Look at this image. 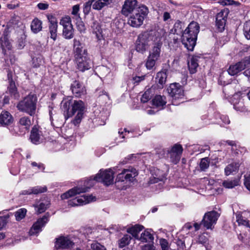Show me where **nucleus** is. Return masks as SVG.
Here are the masks:
<instances>
[{
    "label": "nucleus",
    "mask_w": 250,
    "mask_h": 250,
    "mask_svg": "<svg viewBox=\"0 0 250 250\" xmlns=\"http://www.w3.org/2000/svg\"><path fill=\"white\" fill-rule=\"evenodd\" d=\"M113 172L111 169L104 170L101 169L99 172L94 177L93 179L90 178L86 182V187L83 188L74 187L62 194L61 198L62 200L67 199L82 193H84L88 191L90 187L94 185L95 181L101 182L106 186H109L113 183Z\"/></svg>",
    "instance_id": "f257e3e1"
},
{
    "label": "nucleus",
    "mask_w": 250,
    "mask_h": 250,
    "mask_svg": "<svg viewBox=\"0 0 250 250\" xmlns=\"http://www.w3.org/2000/svg\"><path fill=\"white\" fill-rule=\"evenodd\" d=\"M61 108L66 119L76 114L72 123L76 126L82 120L86 106L82 100H73L72 97H67L62 101Z\"/></svg>",
    "instance_id": "f03ea898"
},
{
    "label": "nucleus",
    "mask_w": 250,
    "mask_h": 250,
    "mask_svg": "<svg viewBox=\"0 0 250 250\" xmlns=\"http://www.w3.org/2000/svg\"><path fill=\"white\" fill-rule=\"evenodd\" d=\"M199 29L198 23L192 21L183 33L182 42L188 51H192L194 49Z\"/></svg>",
    "instance_id": "7ed1b4c3"
},
{
    "label": "nucleus",
    "mask_w": 250,
    "mask_h": 250,
    "mask_svg": "<svg viewBox=\"0 0 250 250\" xmlns=\"http://www.w3.org/2000/svg\"><path fill=\"white\" fill-rule=\"evenodd\" d=\"M149 13L148 8L144 4L139 6L138 10H136L128 16V24L133 27H140L144 22Z\"/></svg>",
    "instance_id": "20e7f679"
},
{
    "label": "nucleus",
    "mask_w": 250,
    "mask_h": 250,
    "mask_svg": "<svg viewBox=\"0 0 250 250\" xmlns=\"http://www.w3.org/2000/svg\"><path fill=\"white\" fill-rule=\"evenodd\" d=\"M37 98L35 94H29L17 105L18 110L24 112L30 116L35 114Z\"/></svg>",
    "instance_id": "39448f33"
},
{
    "label": "nucleus",
    "mask_w": 250,
    "mask_h": 250,
    "mask_svg": "<svg viewBox=\"0 0 250 250\" xmlns=\"http://www.w3.org/2000/svg\"><path fill=\"white\" fill-rule=\"evenodd\" d=\"M233 87V84L228 85L223 90L225 95H227L229 97L232 95V101L233 104L234 108L235 110L241 112H244L246 111V107L244 104V102L240 97V92H238L233 94V92L229 91V90L232 89Z\"/></svg>",
    "instance_id": "423d86ee"
},
{
    "label": "nucleus",
    "mask_w": 250,
    "mask_h": 250,
    "mask_svg": "<svg viewBox=\"0 0 250 250\" xmlns=\"http://www.w3.org/2000/svg\"><path fill=\"white\" fill-rule=\"evenodd\" d=\"M77 68L81 71H84L91 68V61L88 56L87 52L74 55Z\"/></svg>",
    "instance_id": "0eeeda50"
},
{
    "label": "nucleus",
    "mask_w": 250,
    "mask_h": 250,
    "mask_svg": "<svg viewBox=\"0 0 250 250\" xmlns=\"http://www.w3.org/2000/svg\"><path fill=\"white\" fill-rule=\"evenodd\" d=\"M152 37L148 33H144L138 36L136 42V50L137 52L144 53L149 46V42Z\"/></svg>",
    "instance_id": "6e6552de"
},
{
    "label": "nucleus",
    "mask_w": 250,
    "mask_h": 250,
    "mask_svg": "<svg viewBox=\"0 0 250 250\" xmlns=\"http://www.w3.org/2000/svg\"><path fill=\"white\" fill-rule=\"evenodd\" d=\"M250 66V56L248 57L245 58L244 60L235 63V64L230 65L228 69V73L230 75L234 76L237 74L247 67Z\"/></svg>",
    "instance_id": "1a4fd4ad"
},
{
    "label": "nucleus",
    "mask_w": 250,
    "mask_h": 250,
    "mask_svg": "<svg viewBox=\"0 0 250 250\" xmlns=\"http://www.w3.org/2000/svg\"><path fill=\"white\" fill-rule=\"evenodd\" d=\"M96 199V197L92 195H84L69 200L68 201V206L70 207L82 206L95 201Z\"/></svg>",
    "instance_id": "9d476101"
},
{
    "label": "nucleus",
    "mask_w": 250,
    "mask_h": 250,
    "mask_svg": "<svg viewBox=\"0 0 250 250\" xmlns=\"http://www.w3.org/2000/svg\"><path fill=\"white\" fill-rule=\"evenodd\" d=\"M139 6L137 0H125L122 6L121 13L125 17H128L130 14L138 10Z\"/></svg>",
    "instance_id": "9b49d317"
},
{
    "label": "nucleus",
    "mask_w": 250,
    "mask_h": 250,
    "mask_svg": "<svg viewBox=\"0 0 250 250\" xmlns=\"http://www.w3.org/2000/svg\"><path fill=\"white\" fill-rule=\"evenodd\" d=\"M219 214L215 211H211L206 213L202 221V224L207 229H211L212 225L216 223Z\"/></svg>",
    "instance_id": "f8f14e48"
},
{
    "label": "nucleus",
    "mask_w": 250,
    "mask_h": 250,
    "mask_svg": "<svg viewBox=\"0 0 250 250\" xmlns=\"http://www.w3.org/2000/svg\"><path fill=\"white\" fill-rule=\"evenodd\" d=\"M183 148L181 146L175 145L167 154V159H169L173 164H177L180 161L182 153Z\"/></svg>",
    "instance_id": "ddd939ff"
},
{
    "label": "nucleus",
    "mask_w": 250,
    "mask_h": 250,
    "mask_svg": "<svg viewBox=\"0 0 250 250\" xmlns=\"http://www.w3.org/2000/svg\"><path fill=\"white\" fill-rule=\"evenodd\" d=\"M75 243L68 237L61 236L57 239L55 246L58 250H69Z\"/></svg>",
    "instance_id": "4468645a"
},
{
    "label": "nucleus",
    "mask_w": 250,
    "mask_h": 250,
    "mask_svg": "<svg viewBox=\"0 0 250 250\" xmlns=\"http://www.w3.org/2000/svg\"><path fill=\"white\" fill-rule=\"evenodd\" d=\"M167 91L169 95L174 100L182 99L184 97V90L179 83L170 84Z\"/></svg>",
    "instance_id": "2eb2a0df"
},
{
    "label": "nucleus",
    "mask_w": 250,
    "mask_h": 250,
    "mask_svg": "<svg viewBox=\"0 0 250 250\" xmlns=\"http://www.w3.org/2000/svg\"><path fill=\"white\" fill-rule=\"evenodd\" d=\"M49 21V32L50 38L55 41L57 36L58 22L56 18L52 15L47 16Z\"/></svg>",
    "instance_id": "dca6fc26"
},
{
    "label": "nucleus",
    "mask_w": 250,
    "mask_h": 250,
    "mask_svg": "<svg viewBox=\"0 0 250 250\" xmlns=\"http://www.w3.org/2000/svg\"><path fill=\"white\" fill-rule=\"evenodd\" d=\"M48 221V218L44 216L43 217L39 219L35 222L31 228L29 233L30 235H36L42 230V228L44 226Z\"/></svg>",
    "instance_id": "f3484780"
},
{
    "label": "nucleus",
    "mask_w": 250,
    "mask_h": 250,
    "mask_svg": "<svg viewBox=\"0 0 250 250\" xmlns=\"http://www.w3.org/2000/svg\"><path fill=\"white\" fill-rule=\"evenodd\" d=\"M71 89L73 94L77 97H80L86 93V90L82 83L75 81L71 84Z\"/></svg>",
    "instance_id": "a211bd4d"
},
{
    "label": "nucleus",
    "mask_w": 250,
    "mask_h": 250,
    "mask_svg": "<svg viewBox=\"0 0 250 250\" xmlns=\"http://www.w3.org/2000/svg\"><path fill=\"white\" fill-rule=\"evenodd\" d=\"M30 138L31 142L35 144H40L43 140L42 131L36 126L33 127Z\"/></svg>",
    "instance_id": "6ab92c4d"
},
{
    "label": "nucleus",
    "mask_w": 250,
    "mask_h": 250,
    "mask_svg": "<svg viewBox=\"0 0 250 250\" xmlns=\"http://www.w3.org/2000/svg\"><path fill=\"white\" fill-rule=\"evenodd\" d=\"M13 118L11 114L7 111H2L0 114V125L3 126H7L13 122Z\"/></svg>",
    "instance_id": "aec40b11"
},
{
    "label": "nucleus",
    "mask_w": 250,
    "mask_h": 250,
    "mask_svg": "<svg viewBox=\"0 0 250 250\" xmlns=\"http://www.w3.org/2000/svg\"><path fill=\"white\" fill-rule=\"evenodd\" d=\"M226 17L224 15L223 12L217 14L216 18V24L219 31L222 32L225 28Z\"/></svg>",
    "instance_id": "412c9836"
},
{
    "label": "nucleus",
    "mask_w": 250,
    "mask_h": 250,
    "mask_svg": "<svg viewBox=\"0 0 250 250\" xmlns=\"http://www.w3.org/2000/svg\"><path fill=\"white\" fill-rule=\"evenodd\" d=\"M47 190L46 187H39L37 186L33 188H30L27 189L22 190L21 194L22 195H29L31 194H37L45 192Z\"/></svg>",
    "instance_id": "4be33fe9"
},
{
    "label": "nucleus",
    "mask_w": 250,
    "mask_h": 250,
    "mask_svg": "<svg viewBox=\"0 0 250 250\" xmlns=\"http://www.w3.org/2000/svg\"><path fill=\"white\" fill-rule=\"evenodd\" d=\"M113 0H95L93 3L92 8L94 10H100L105 6L112 3Z\"/></svg>",
    "instance_id": "5701e85b"
},
{
    "label": "nucleus",
    "mask_w": 250,
    "mask_h": 250,
    "mask_svg": "<svg viewBox=\"0 0 250 250\" xmlns=\"http://www.w3.org/2000/svg\"><path fill=\"white\" fill-rule=\"evenodd\" d=\"M123 170L125 174V178L127 181H133V179L138 174L137 170L133 167L124 169Z\"/></svg>",
    "instance_id": "b1692460"
},
{
    "label": "nucleus",
    "mask_w": 250,
    "mask_h": 250,
    "mask_svg": "<svg viewBox=\"0 0 250 250\" xmlns=\"http://www.w3.org/2000/svg\"><path fill=\"white\" fill-rule=\"evenodd\" d=\"M162 44V42L159 41L155 43L149 53V56L151 58H153L158 60L160 55Z\"/></svg>",
    "instance_id": "393cba45"
},
{
    "label": "nucleus",
    "mask_w": 250,
    "mask_h": 250,
    "mask_svg": "<svg viewBox=\"0 0 250 250\" xmlns=\"http://www.w3.org/2000/svg\"><path fill=\"white\" fill-rule=\"evenodd\" d=\"M166 97L156 95L152 100V104L156 107L162 109L166 104Z\"/></svg>",
    "instance_id": "a878e982"
},
{
    "label": "nucleus",
    "mask_w": 250,
    "mask_h": 250,
    "mask_svg": "<svg viewBox=\"0 0 250 250\" xmlns=\"http://www.w3.org/2000/svg\"><path fill=\"white\" fill-rule=\"evenodd\" d=\"M198 58L197 57H192L188 62V66L191 74H194L197 71L198 66Z\"/></svg>",
    "instance_id": "bb28decb"
},
{
    "label": "nucleus",
    "mask_w": 250,
    "mask_h": 250,
    "mask_svg": "<svg viewBox=\"0 0 250 250\" xmlns=\"http://www.w3.org/2000/svg\"><path fill=\"white\" fill-rule=\"evenodd\" d=\"M31 29L34 33H38L42 29V21L37 18L34 19L31 23Z\"/></svg>",
    "instance_id": "cd10ccee"
},
{
    "label": "nucleus",
    "mask_w": 250,
    "mask_h": 250,
    "mask_svg": "<svg viewBox=\"0 0 250 250\" xmlns=\"http://www.w3.org/2000/svg\"><path fill=\"white\" fill-rule=\"evenodd\" d=\"M91 27L93 29V32L96 35L97 39L98 40H102L103 39V31L99 23L97 21H94Z\"/></svg>",
    "instance_id": "c85d7f7f"
},
{
    "label": "nucleus",
    "mask_w": 250,
    "mask_h": 250,
    "mask_svg": "<svg viewBox=\"0 0 250 250\" xmlns=\"http://www.w3.org/2000/svg\"><path fill=\"white\" fill-rule=\"evenodd\" d=\"M144 228L143 226L137 225L129 228L127 229L128 233H130L133 237L136 239H139V233Z\"/></svg>",
    "instance_id": "c756f323"
},
{
    "label": "nucleus",
    "mask_w": 250,
    "mask_h": 250,
    "mask_svg": "<svg viewBox=\"0 0 250 250\" xmlns=\"http://www.w3.org/2000/svg\"><path fill=\"white\" fill-rule=\"evenodd\" d=\"M73 45L74 48V55L79 54L82 53H84L87 50L84 48L80 41L75 39L73 40Z\"/></svg>",
    "instance_id": "7c9ffc66"
},
{
    "label": "nucleus",
    "mask_w": 250,
    "mask_h": 250,
    "mask_svg": "<svg viewBox=\"0 0 250 250\" xmlns=\"http://www.w3.org/2000/svg\"><path fill=\"white\" fill-rule=\"evenodd\" d=\"M167 78V75L166 71H160L157 74L155 78L156 82L161 85L160 87H163L164 84L166 83Z\"/></svg>",
    "instance_id": "2f4dec72"
},
{
    "label": "nucleus",
    "mask_w": 250,
    "mask_h": 250,
    "mask_svg": "<svg viewBox=\"0 0 250 250\" xmlns=\"http://www.w3.org/2000/svg\"><path fill=\"white\" fill-rule=\"evenodd\" d=\"M18 124L20 126H23L24 129L27 130L29 129L31 125V122L30 118L26 116H23L20 119L18 122Z\"/></svg>",
    "instance_id": "473e14b6"
},
{
    "label": "nucleus",
    "mask_w": 250,
    "mask_h": 250,
    "mask_svg": "<svg viewBox=\"0 0 250 250\" xmlns=\"http://www.w3.org/2000/svg\"><path fill=\"white\" fill-rule=\"evenodd\" d=\"M62 36L66 39H71L74 36V29L73 25L63 28Z\"/></svg>",
    "instance_id": "72a5a7b5"
},
{
    "label": "nucleus",
    "mask_w": 250,
    "mask_h": 250,
    "mask_svg": "<svg viewBox=\"0 0 250 250\" xmlns=\"http://www.w3.org/2000/svg\"><path fill=\"white\" fill-rule=\"evenodd\" d=\"M240 167L239 163H233L227 166L225 169V172L226 175H229L233 172H236L238 170Z\"/></svg>",
    "instance_id": "f704fd0d"
},
{
    "label": "nucleus",
    "mask_w": 250,
    "mask_h": 250,
    "mask_svg": "<svg viewBox=\"0 0 250 250\" xmlns=\"http://www.w3.org/2000/svg\"><path fill=\"white\" fill-rule=\"evenodd\" d=\"M49 204L48 201H45L39 203H37L34 205V207L37 209L36 211L38 213H42L45 211L49 207Z\"/></svg>",
    "instance_id": "c9c22d12"
},
{
    "label": "nucleus",
    "mask_w": 250,
    "mask_h": 250,
    "mask_svg": "<svg viewBox=\"0 0 250 250\" xmlns=\"http://www.w3.org/2000/svg\"><path fill=\"white\" fill-rule=\"evenodd\" d=\"M75 22L77 30L81 33H84L85 32L86 28L84 23L80 17H76V20H73Z\"/></svg>",
    "instance_id": "e433bc0d"
},
{
    "label": "nucleus",
    "mask_w": 250,
    "mask_h": 250,
    "mask_svg": "<svg viewBox=\"0 0 250 250\" xmlns=\"http://www.w3.org/2000/svg\"><path fill=\"white\" fill-rule=\"evenodd\" d=\"M131 240V237L129 234H125L124 236L119 240L118 246L119 248H122L128 245Z\"/></svg>",
    "instance_id": "4c0bfd02"
},
{
    "label": "nucleus",
    "mask_w": 250,
    "mask_h": 250,
    "mask_svg": "<svg viewBox=\"0 0 250 250\" xmlns=\"http://www.w3.org/2000/svg\"><path fill=\"white\" fill-rule=\"evenodd\" d=\"M153 235L148 231H145L142 233L141 236L139 237V240L142 242H149L153 240Z\"/></svg>",
    "instance_id": "58836bf2"
},
{
    "label": "nucleus",
    "mask_w": 250,
    "mask_h": 250,
    "mask_svg": "<svg viewBox=\"0 0 250 250\" xmlns=\"http://www.w3.org/2000/svg\"><path fill=\"white\" fill-rule=\"evenodd\" d=\"M9 86L8 87L10 94L13 95L15 99H18L20 97L19 94L17 92V88L15 83L12 80L9 81Z\"/></svg>",
    "instance_id": "ea45409f"
},
{
    "label": "nucleus",
    "mask_w": 250,
    "mask_h": 250,
    "mask_svg": "<svg viewBox=\"0 0 250 250\" xmlns=\"http://www.w3.org/2000/svg\"><path fill=\"white\" fill-rule=\"evenodd\" d=\"M239 180L234 179L232 180H226L223 183V185L224 187L228 188H233L235 186L239 185Z\"/></svg>",
    "instance_id": "a19ab883"
},
{
    "label": "nucleus",
    "mask_w": 250,
    "mask_h": 250,
    "mask_svg": "<svg viewBox=\"0 0 250 250\" xmlns=\"http://www.w3.org/2000/svg\"><path fill=\"white\" fill-rule=\"evenodd\" d=\"M153 95V90L151 89H148L143 94L141 98V102L143 103L147 102L151 99Z\"/></svg>",
    "instance_id": "79ce46f5"
},
{
    "label": "nucleus",
    "mask_w": 250,
    "mask_h": 250,
    "mask_svg": "<svg viewBox=\"0 0 250 250\" xmlns=\"http://www.w3.org/2000/svg\"><path fill=\"white\" fill-rule=\"evenodd\" d=\"M236 222L238 223L239 225H243L248 227L250 230V226L249 221L242 215L239 214L236 215Z\"/></svg>",
    "instance_id": "37998d69"
},
{
    "label": "nucleus",
    "mask_w": 250,
    "mask_h": 250,
    "mask_svg": "<svg viewBox=\"0 0 250 250\" xmlns=\"http://www.w3.org/2000/svg\"><path fill=\"white\" fill-rule=\"evenodd\" d=\"M27 210L25 208H20L15 213V216L17 221L22 219L26 214Z\"/></svg>",
    "instance_id": "c03bdc74"
},
{
    "label": "nucleus",
    "mask_w": 250,
    "mask_h": 250,
    "mask_svg": "<svg viewBox=\"0 0 250 250\" xmlns=\"http://www.w3.org/2000/svg\"><path fill=\"white\" fill-rule=\"evenodd\" d=\"M60 24L62 26L63 28L72 26L71 18L69 16L62 18L60 21Z\"/></svg>",
    "instance_id": "a18cd8bd"
},
{
    "label": "nucleus",
    "mask_w": 250,
    "mask_h": 250,
    "mask_svg": "<svg viewBox=\"0 0 250 250\" xmlns=\"http://www.w3.org/2000/svg\"><path fill=\"white\" fill-rule=\"evenodd\" d=\"M1 46L4 54L6 53L7 50H10L11 47L10 42L5 38L1 41Z\"/></svg>",
    "instance_id": "49530a36"
},
{
    "label": "nucleus",
    "mask_w": 250,
    "mask_h": 250,
    "mask_svg": "<svg viewBox=\"0 0 250 250\" xmlns=\"http://www.w3.org/2000/svg\"><path fill=\"white\" fill-rule=\"evenodd\" d=\"M209 167L208 158L206 157L201 159L200 163V168L202 171H205Z\"/></svg>",
    "instance_id": "de8ad7c7"
},
{
    "label": "nucleus",
    "mask_w": 250,
    "mask_h": 250,
    "mask_svg": "<svg viewBox=\"0 0 250 250\" xmlns=\"http://www.w3.org/2000/svg\"><path fill=\"white\" fill-rule=\"evenodd\" d=\"M244 34L247 39L250 40V20L244 24Z\"/></svg>",
    "instance_id": "09e8293b"
},
{
    "label": "nucleus",
    "mask_w": 250,
    "mask_h": 250,
    "mask_svg": "<svg viewBox=\"0 0 250 250\" xmlns=\"http://www.w3.org/2000/svg\"><path fill=\"white\" fill-rule=\"evenodd\" d=\"M95 1V0H89L84 4L83 7V13L84 14L87 15L89 13L91 6H92L93 3Z\"/></svg>",
    "instance_id": "8fccbe9b"
},
{
    "label": "nucleus",
    "mask_w": 250,
    "mask_h": 250,
    "mask_svg": "<svg viewBox=\"0 0 250 250\" xmlns=\"http://www.w3.org/2000/svg\"><path fill=\"white\" fill-rule=\"evenodd\" d=\"M182 23L180 21H177L173 26L174 30V33L179 34L183 32L182 30Z\"/></svg>",
    "instance_id": "3c124183"
},
{
    "label": "nucleus",
    "mask_w": 250,
    "mask_h": 250,
    "mask_svg": "<svg viewBox=\"0 0 250 250\" xmlns=\"http://www.w3.org/2000/svg\"><path fill=\"white\" fill-rule=\"evenodd\" d=\"M157 60L153 58H151L149 56L148 57L147 61L146 62V66L148 69H151L155 65L156 61Z\"/></svg>",
    "instance_id": "603ef678"
},
{
    "label": "nucleus",
    "mask_w": 250,
    "mask_h": 250,
    "mask_svg": "<svg viewBox=\"0 0 250 250\" xmlns=\"http://www.w3.org/2000/svg\"><path fill=\"white\" fill-rule=\"evenodd\" d=\"M80 10V6L78 4L75 5L72 7V11L71 12L73 17H72V20H76V17H80L79 14V11Z\"/></svg>",
    "instance_id": "864d4df0"
},
{
    "label": "nucleus",
    "mask_w": 250,
    "mask_h": 250,
    "mask_svg": "<svg viewBox=\"0 0 250 250\" xmlns=\"http://www.w3.org/2000/svg\"><path fill=\"white\" fill-rule=\"evenodd\" d=\"M160 245L162 250H169V246L167 241L163 238H161L159 240Z\"/></svg>",
    "instance_id": "5fc2aeb1"
},
{
    "label": "nucleus",
    "mask_w": 250,
    "mask_h": 250,
    "mask_svg": "<svg viewBox=\"0 0 250 250\" xmlns=\"http://www.w3.org/2000/svg\"><path fill=\"white\" fill-rule=\"evenodd\" d=\"M244 185L250 192V173H247L244 175Z\"/></svg>",
    "instance_id": "6e6d98bb"
},
{
    "label": "nucleus",
    "mask_w": 250,
    "mask_h": 250,
    "mask_svg": "<svg viewBox=\"0 0 250 250\" xmlns=\"http://www.w3.org/2000/svg\"><path fill=\"white\" fill-rule=\"evenodd\" d=\"M208 241V238L204 234L199 236L198 238V243L204 245L206 247V244Z\"/></svg>",
    "instance_id": "4d7b16f0"
},
{
    "label": "nucleus",
    "mask_w": 250,
    "mask_h": 250,
    "mask_svg": "<svg viewBox=\"0 0 250 250\" xmlns=\"http://www.w3.org/2000/svg\"><path fill=\"white\" fill-rule=\"evenodd\" d=\"M91 248L93 250H106L104 246L99 243H94L91 244Z\"/></svg>",
    "instance_id": "13d9d810"
},
{
    "label": "nucleus",
    "mask_w": 250,
    "mask_h": 250,
    "mask_svg": "<svg viewBox=\"0 0 250 250\" xmlns=\"http://www.w3.org/2000/svg\"><path fill=\"white\" fill-rule=\"evenodd\" d=\"M165 178V176L163 175H158V174H156V177H154V180L152 179L150 180L151 183H157L158 181H162L164 178Z\"/></svg>",
    "instance_id": "bf43d9fd"
},
{
    "label": "nucleus",
    "mask_w": 250,
    "mask_h": 250,
    "mask_svg": "<svg viewBox=\"0 0 250 250\" xmlns=\"http://www.w3.org/2000/svg\"><path fill=\"white\" fill-rule=\"evenodd\" d=\"M7 218L6 216L0 217V229H2L7 223Z\"/></svg>",
    "instance_id": "052dcab7"
},
{
    "label": "nucleus",
    "mask_w": 250,
    "mask_h": 250,
    "mask_svg": "<svg viewBox=\"0 0 250 250\" xmlns=\"http://www.w3.org/2000/svg\"><path fill=\"white\" fill-rule=\"evenodd\" d=\"M125 174L124 173V170H123L122 172L119 173L117 175L116 180H117L118 181H121V182L126 181V179L125 178Z\"/></svg>",
    "instance_id": "680f3d73"
},
{
    "label": "nucleus",
    "mask_w": 250,
    "mask_h": 250,
    "mask_svg": "<svg viewBox=\"0 0 250 250\" xmlns=\"http://www.w3.org/2000/svg\"><path fill=\"white\" fill-rule=\"evenodd\" d=\"M142 250H156L155 247L152 245H145L142 247Z\"/></svg>",
    "instance_id": "e2e57ef3"
},
{
    "label": "nucleus",
    "mask_w": 250,
    "mask_h": 250,
    "mask_svg": "<svg viewBox=\"0 0 250 250\" xmlns=\"http://www.w3.org/2000/svg\"><path fill=\"white\" fill-rule=\"evenodd\" d=\"M137 155L138 154H132L128 155L126 158H125V163H127L130 160L136 159L137 158Z\"/></svg>",
    "instance_id": "0e129e2a"
},
{
    "label": "nucleus",
    "mask_w": 250,
    "mask_h": 250,
    "mask_svg": "<svg viewBox=\"0 0 250 250\" xmlns=\"http://www.w3.org/2000/svg\"><path fill=\"white\" fill-rule=\"evenodd\" d=\"M247 67L245 70V71L243 72L244 75L245 76H246L247 79L248 81L250 82V67Z\"/></svg>",
    "instance_id": "69168bd1"
},
{
    "label": "nucleus",
    "mask_w": 250,
    "mask_h": 250,
    "mask_svg": "<svg viewBox=\"0 0 250 250\" xmlns=\"http://www.w3.org/2000/svg\"><path fill=\"white\" fill-rule=\"evenodd\" d=\"M37 6L41 10H45L48 7V4L43 3H40Z\"/></svg>",
    "instance_id": "338daca9"
},
{
    "label": "nucleus",
    "mask_w": 250,
    "mask_h": 250,
    "mask_svg": "<svg viewBox=\"0 0 250 250\" xmlns=\"http://www.w3.org/2000/svg\"><path fill=\"white\" fill-rule=\"evenodd\" d=\"M145 79V76H141V77H136L134 78L133 80L134 81L135 83H139V82L142 81Z\"/></svg>",
    "instance_id": "774afa93"
}]
</instances>
